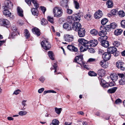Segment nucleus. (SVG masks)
I'll return each mask as SVG.
<instances>
[{
	"mask_svg": "<svg viewBox=\"0 0 125 125\" xmlns=\"http://www.w3.org/2000/svg\"><path fill=\"white\" fill-rule=\"evenodd\" d=\"M79 45L82 44L84 47L89 48V46L93 47L96 46L98 44L97 41L95 39L88 41L83 38L79 39L78 40Z\"/></svg>",
	"mask_w": 125,
	"mask_h": 125,
	"instance_id": "f257e3e1",
	"label": "nucleus"
},
{
	"mask_svg": "<svg viewBox=\"0 0 125 125\" xmlns=\"http://www.w3.org/2000/svg\"><path fill=\"white\" fill-rule=\"evenodd\" d=\"M80 19L81 18L79 14L78 15L73 14L72 16H68L67 18V20L68 22L72 24L73 22H74V21H75L79 22Z\"/></svg>",
	"mask_w": 125,
	"mask_h": 125,
	"instance_id": "f03ea898",
	"label": "nucleus"
},
{
	"mask_svg": "<svg viewBox=\"0 0 125 125\" xmlns=\"http://www.w3.org/2000/svg\"><path fill=\"white\" fill-rule=\"evenodd\" d=\"M54 16L56 17H60L63 13V10L59 7H56L53 9Z\"/></svg>",
	"mask_w": 125,
	"mask_h": 125,
	"instance_id": "7ed1b4c3",
	"label": "nucleus"
},
{
	"mask_svg": "<svg viewBox=\"0 0 125 125\" xmlns=\"http://www.w3.org/2000/svg\"><path fill=\"white\" fill-rule=\"evenodd\" d=\"M41 44L43 48L46 50H49L51 48V45L47 40H43Z\"/></svg>",
	"mask_w": 125,
	"mask_h": 125,
	"instance_id": "20e7f679",
	"label": "nucleus"
},
{
	"mask_svg": "<svg viewBox=\"0 0 125 125\" xmlns=\"http://www.w3.org/2000/svg\"><path fill=\"white\" fill-rule=\"evenodd\" d=\"M107 51L109 53L113 54L114 56L116 57L118 54L117 53V49L115 46L110 47L107 49Z\"/></svg>",
	"mask_w": 125,
	"mask_h": 125,
	"instance_id": "39448f33",
	"label": "nucleus"
},
{
	"mask_svg": "<svg viewBox=\"0 0 125 125\" xmlns=\"http://www.w3.org/2000/svg\"><path fill=\"white\" fill-rule=\"evenodd\" d=\"M73 24H72V29L76 31H78L81 29V24L78 22H73Z\"/></svg>",
	"mask_w": 125,
	"mask_h": 125,
	"instance_id": "423d86ee",
	"label": "nucleus"
},
{
	"mask_svg": "<svg viewBox=\"0 0 125 125\" xmlns=\"http://www.w3.org/2000/svg\"><path fill=\"white\" fill-rule=\"evenodd\" d=\"M116 66L118 69L122 71L125 70V66L124 63L122 61H118L116 63Z\"/></svg>",
	"mask_w": 125,
	"mask_h": 125,
	"instance_id": "0eeeda50",
	"label": "nucleus"
},
{
	"mask_svg": "<svg viewBox=\"0 0 125 125\" xmlns=\"http://www.w3.org/2000/svg\"><path fill=\"white\" fill-rule=\"evenodd\" d=\"M67 2L65 3V0H64L61 2L62 5L63 7H65L67 9L66 12L67 13L69 14H71L72 13L73 11L71 10L68 9L69 6L67 4V1H66Z\"/></svg>",
	"mask_w": 125,
	"mask_h": 125,
	"instance_id": "6e6552de",
	"label": "nucleus"
},
{
	"mask_svg": "<svg viewBox=\"0 0 125 125\" xmlns=\"http://www.w3.org/2000/svg\"><path fill=\"white\" fill-rule=\"evenodd\" d=\"M13 5L12 3L9 0L5 1L4 2L3 8L12 9L13 8Z\"/></svg>",
	"mask_w": 125,
	"mask_h": 125,
	"instance_id": "1a4fd4ad",
	"label": "nucleus"
},
{
	"mask_svg": "<svg viewBox=\"0 0 125 125\" xmlns=\"http://www.w3.org/2000/svg\"><path fill=\"white\" fill-rule=\"evenodd\" d=\"M83 59L82 56H77L75 58L74 62L80 65L83 64Z\"/></svg>",
	"mask_w": 125,
	"mask_h": 125,
	"instance_id": "9d476101",
	"label": "nucleus"
},
{
	"mask_svg": "<svg viewBox=\"0 0 125 125\" xmlns=\"http://www.w3.org/2000/svg\"><path fill=\"white\" fill-rule=\"evenodd\" d=\"M9 21L7 19H0V24L2 25L8 27L10 25Z\"/></svg>",
	"mask_w": 125,
	"mask_h": 125,
	"instance_id": "9b49d317",
	"label": "nucleus"
},
{
	"mask_svg": "<svg viewBox=\"0 0 125 125\" xmlns=\"http://www.w3.org/2000/svg\"><path fill=\"white\" fill-rule=\"evenodd\" d=\"M111 54L109 52H105L102 54V57L105 61H108L110 59Z\"/></svg>",
	"mask_w": 125,
	"mask_h": 125,
	"instance_id": "f8f14e48",
	"label": "nucleus"
},
{
	"mask_svg": "<svg viewBox=\"0 0 125 125\" xmlns=\"http://www.w3.org/2000/svg\"><path fill=\"white\" fill-rule=\"evenodd\" d=\"M64 38L65 41L69 42H71L73 41V37L72 35L66 34L64 35Z\"/></svg>",
	"mask_w": 125,
	"mask_h": 125,
	"instance_id": "ddd939ff",
	"label": "nucleus"
},
{
	"mask_svg": "<svg viewBox=\"0 0 125 125\" xmlns=\"http://www.w3.org/2000/svg\"><path fill=\"white\" fill-rule=\"evenodd\" d=\"M102 15L103 13L102 11L100 10H99L94 14V17L95 19H98L101 18Z\"/></svg>",
	"mask_w": 125,
	"mask_h": 125,
	"instance_id": "4468645a",
	"label": "nucleus"
},
{
	"mask_svg": "<svg viewBox=\"0 0 125 125\" xmlns=\"http://www.w3.org/2000/svg\"><path fill=\"white\" fill-rule=\"evenodd\" d=\"M85 31L83 28H82L78 31V35L80 37H84L85 35Z\"/></svg>",
	"mask_w": 125,
	"mask_h": 125,
	"instance_id": "2eb2a0df",
	"label": "nucleus"
},
{
	"mask_svg": "<svg viewBox=\"0 0 125 125\" xmlns=\"http://www.w3.org/2000/svg\"><path fill=\"white\" fill-rule=\"evenodd\" d=\"M100 41V42L101 45L105 48H107L109 45V42L107 41L102 40Z\"/></svg>",
	"mask_w": 125,
	"mask_h": 125,
	"instance_id": "dca6fc26",
	"label": "nucleus"
},
{
	"mask_svg": "<svg viewBox=\"0 0 125 125\" xmlns=\"http://www.w3.org/2000/svg\"><path fill=\"white\" fill-rule=\"evenodd\" d=\"M103 28L104 29V30H105L106 31H110L111 29V25H106L104 27L103 26H101L100 28V30L103 29Z\"/></svg>",
	"mask_w": 125,
	"mask_h": 125,
	"instance_id": "f3484780",
	"label": "nucleus"
},
{
	"mask_svg": "<svg viewBox=\"0 0 125 125\" xmlns=\"http://www.w3.org/2000/svg\"><path fill=\"white\" fill-rule=\"evenodd\" d=\"M7 9V8H3L4 10L3 11V14L6 16L9 17L11 15V13Z\"/></svg>",
	"mask_w": 125,
	"mask_h": 125,
	"instance_id": "a211bd4d",
	"label": "nucleus"
},
{
	"mask_svg": "<svg viewBox=\"0 0 125 125\" xmlns=\"http://www.w3.org/2000/svg\"><path fill=\"white\" fill-rule=\"evenodd\" d=\"M100 83L102 86L104 88H108V83H107L103 79L100 80Z\"/></svg>",
	"mask_w": 125,
	"mask_h": 125,
	"instance_id": "6ab92c4d",
	"label": "nucleus"
},
{
	"mask_svg": "<svg viewBox=\"0 0 125 125\" xmlns=\"http://www.w3.org/2000/svg\"><path fill=\"white\" fill-rule=\"evenodd\" d=\"M110 76L111 79L113 81H116L118 78V75L115 73H111Z\"/></svg>",
	"mask_w": 125,
	"mask_h": 125,
	"instance_id": "aec40b11",
	"label": "nucleus"
},
{
	"mask_svg": "<svg viewBox=\"0 0 125 125\" xmlns=\"http://www.w3.org/2000/svg\"><path fill=\"white\" fill-rule=\"evenodd\" d=\"M67 47L68 49L71 51L77 52L78 51V49L77 48L72 45H68Z\"/></svg>",
	"mask_w": 125,
	"mask_h": 125,
	"instance_id": "412c9836",
	"label": "nucleus"
},
{
	"mask_svg": "<svg viewBox=\"0 0 125 125\" xmlns=\"http://www.w3.org/2000/svg\"><path fill=\"white\" fill-rule=\"evenodd\" d=\"M17 11L18 15L19 16L22 17L23 16V11L22 9L19 7L17 8Z\"/></svg>",
	"mask_w": 125,
	"mask_h": 125,
	"instance_id": "4be33fe9",
	"label": "nucleus"
},
{
	"mask_svg": "<svg viewBox=\"0 0 125 125\" xmlns=\"http://www.w3.org/2000/svg\"><path fill=\"white\" fill-rule=\"evenodd\" d=\"M63 27L65 29H66L67 30L70 31L72 29V26L71 25H69V24L67 23H64L63 25Z\"/></svg>",
	"mask_w": 125,
	"mask_h": 125,
	"instance_id": "5701e85b",
	"label": "nucleus"
},
{
	"mask_svg": "<svg viewBox=\"0 0 125 125\" xmlns=\"http://www.w3.org/2000/svg\"><path fill=\"white\" fill-rule=\"evenodd\" d=\"M32 32L34 34L39 36L40 35V32L39 29L37 28H35L32 29Z\"/></svg>",
	"mask_w": 125,
	"mask_h": 125,
	"instance_id": "b1692460",
	"label": "nucleus"
},
{
	"mask_svg": "<svg viewBox=\"0 0 125 125\" xmlns=\"http://www.w3.org/2000/svg\"><path fill=\"white\" fill-rule=\"evenodd\" d=\"M105 71L103 69H100L97 72V74L98 75L101 77H102L105 75Z\"/></svg>",
	"mask_w": 125,
	"mask_h": 125,
	"instance_id": "393cba45",
	"label": "nucleus"
},
{
	"mask_svg": "<svg viewBox=\"0 0 125 125\" xmlns=\"http://www.w3.org/2000/svg\"><path fill=\"white\" fill-rule=\"evenodd\" d=\"M122 31V30L121 29H116L114 31V34L116 36L120 35L121 34Z\"/></svg>",
	"mask_w": 125,
	"mask_h": 125,
	"instance_id": "a878e982",
	"label": "nucleus"
},
{
	"mask_svg": "<svg viewBox=\"0 0 125 125\" xmlns=\"http://www.w3.org/2000/svg\"><path fill=\"white\" fill-rule=\"evenodd\" d=\"M117 89V87H114L110 89H108L107 91L108 93L112 94L114 93Z\"/></svg>",
	"mask_w": 125,
	"mask_h": 125,
	"instance_id": "bb28decb",
	"label": "nucleus"
},
{
	"mask_svg": "<svg viewBox=\"0 0 125 125\" xmlns=\"http://www.w3.org/2000/svg\"><path fill=\"white\" fill-rule=\"evenodd\" d=\"M107 34V31L104 30V29L102 30L99 32V35L100 36H102L106 35Z\"/></svg>",
	"mask_w": 125,
	"mask_h": 125,
	"instance_id": "cd10ccee",
	"label": "nucleus"
},
{
	"mask_svg": "<svg viewBox=\"0 0 125 125\" xmlns=\"http://www.w3.org/2000/svg\"><path fill=\"white\" fill-rule=\"evenodd\" d=\"M38 8H32L31 9V11L32 14L34 15H37L38 14V12L37 10Z\"/></svg>",
	"mask_w": 125,
	"mask_h": 125,
	"instance_id": "c85d7f7f",
	"label": "nucleus"
},
{
	"mask_svg": "<svg viewBox=\"0 0 125 125\" xmlns=\"http://www.w3.org/2000/svg\"><path fill=\"white\" fill-rule=\"evenodd\" d=\"M113 44L114 46L118 47H120L121 44L120 42L117 41H115L113 42Z\"/></svg>",
	"mask_w": 125,
	"mask_h": 125,
	"instance_id": "c756f323",
	"label": "nucleus"
},
{
	"mask_svg": "<svg viewBox=\"0 0 125 125\" xmlns=\"http://www.w3.org/2000/svg\"><path fill=\"white\" fill-rule=\"evenodd\" d=\"M106 4L108 8H111L113 6V3L111 0H109L107 2Z\"/></svg>",
	"mask_w": 125,
	"mask_h": 125,
	"instance_id": "7c9ffc66",
	"label": "nucleus"
},
{
	"mask_svg": "<svg viewBox=\"0 0 125 125\" xmlns=\"http://www.w3.org/2000/svg\"><path fill=\"white\" fill-rule=\"evenodd\" d=\"M25 36L26 38H28L30 37V34L28 31L27 29L24 30Z\"/></svg>",
	"mask_w": 125,
	"mask_h": 125,
	"instance_id": "2f4dec72",
	"label": "nucleus"
},
{
	"mask_svg": "<svg viewBox=\"0 0 125 125\" xmlns=\"http://www.w3.org/2000/svg\"><path fill=\"white\" fill-rule=\"evenodd\" d=\"M54 109L55 112L59 115L60 114L62 109L61 108H58L56 107H55Z\"/></svg>",
	"mask_w": 125,
	"mask_h": 125,
	"instance_id": "473e14b6",
	"label": "nucleus"
},
{
	"mask_svg": "<svg viewBox=\"0 0 125 125\" xmlns=\"http://www.w3.org/2000/svg\"><path fill=\"white\" fill-rule=\"evenodd\" d=\"M48 55L50 58L52 60H54L53 53L52 51H49L48 52Z\"/></svg>",
	"mask_w": 125,
	"mask_h": 125,
	"instance_id": "72a5a7b5",
	"label": "nucleus"
},
{
	"mask_svg": "<svg viewBox=\"0 0 125 125\" xmlns=\"http://www.w3.org/2000/svg\"><path fill=\"white\" fill-rule=\"evenodd\" d=\"M34 4V6L36 8H38L39 7V4L37 3L36 0H31Z\"/></svg>",
	"mask_w": 125,
	"mask_h": 125,
	"instance_id": "f704fd0d",
	"label": "nucleus"
},
{
	"mask_svg": "<svg viewBox=\"0 0 125 125\" xmlns=\"http://www.w3.org/2000/svg\"><path fill=\"white\" fill-rule=\"evenodd\" d=\"M90 33L93 35H96L98 34V32L96 30L93 29L91 30Z\"/></svg>",
	"mask_w": 125,
	"mask_h": 125,
	"instance_id": "c9c22d12",
	"label": "nucleus"
},
{
	"mask_svg": "<svg viewBox=\"0 0 125 125\" xmlns=\"http://www.w3.org/2000/svg\"><path fill=\"white\" fill-rule=\"evenodd\" d=\"M108 21V20L107 19L104 18L101 20V22L102 25H104Z\"/></svg>",
	"mask_w": 125,
	"mask_h": 125,
	"instance_id": "e433bc0d",
	"label": "nucleus"
},
{
	"mask_svg": "<svg viewBox=\"0 0 125 125\" xmlns=\"http://www.w3.org/2000/svg\"><path fill=\"white\" fill-rule=\"evenodd\" d=\"M108 38V37L106 35L104 36H101V37H99L98 39V40L99 41H101V40H106Z\"/></svg>",
	"mask_w": 125,
	"mask_h": 125,
	"instance_id": "4c0bfd02",
	"label": "nucleus"
},
{
	"mask_svg": "<svg viewBox=\"0 0 125 125\" xmlns=\"http://www.w3.org/2000/svg\"><path fill=\"white\" fill-rule=\"evenodd\" d=\"M74 3L75 9H78L80 7L79 3L77 1L75 0L74 1Z\"/></svg>",
	"mask_w": 125,
	"mask_h": 125,
	"instance_id": "58836bf2",
	"label": "nucleus"
},
{
	"mask_svg": "<svg viewBox=\"0 0 125 125\" xmlns=\"http://www.w3.org/2000/svg\"><path fill=\"white\" fill-rule=\"evenodd\" d=\"M118 14L120 17H123L125 15V13L123 11H119L118 12Z\"/></svg>",
	"mask_w": 125,
	"mask_h": 125,
	"instance_id": "ea45409f",
	"label": "nucleus"
},
{
	"mask_svg": "<svg viewBox=\"0 0 125 125\" xmlns=\"http://www.w3.org/2000/svg\"><path fill=\"white\" fill-rule=\"evenodd\" d=\"M47 21L44 19H42L41 22V24L43 25H46L47 24Z\"/></svg>",
	"mask_w": 125,
	"mask_h": 125,
	"instance_id": "a19ab883",
	"label": "nucleus"
},
{
	"mask_svg": "<svg viewBox=\"0 0 125 125\" xmlns=\"http://www.w3.org/2000/svg\"><path fill=\"white\" fill-rule=\"evenodd\" d=\"M56 93V91H55L53 90H49L45 91L43 92V94H45L47 93Z\"/></svg>",
	"mask_w": 125,
	"mask_h": 125,
	"instance_id": "79ce46f5",
	"label": "nucleus"
},
{
	"mask_svg": "<svg viewBox=\"0 0 125 125\" xmlns=\"http://www.w3.org/2000/svg\"><path fill=\"white\" fill-rule=\"evenodd\" d=\"M88 74L91 76H95L97 74L93 71H90L88 72Z\"/></svg>",
	"mask_w": 125,
	"mask_h": 125,
	"instance_id": "37998d69",
	"label": "nucleus"
},
{
	"mask_svg": "<svg viewBox=\"0 0 125 125\" xmlns=\"http://www.w3.org/2000/svg\"><path fill=\"white\" fill-rule=\"evenodd\" d=\"M47 19L48 21L52 23H54V19L53 17L49 16H48Z\"/></svg>",
	"mask_w": 125,
	"mask_h": 125,
	"instance_id": "c03bdc74",
	"label": "nucleus"
},
{
	"mask_svg": "<svg viewBox=\"0 0 125 125\" xmlns=\"http://www.w3.org/2000/svg\"><path fill=\"white\" fill-rule=\"evenodd\" d=\"M27 112L25 111H20L19 113V114L21 116L25 115L27 114Z\"/></svg>",
	"mask_w": 125,
	"mask_h": 125,
	"instance_id": "a18cd8bd",
	"label": "nucleus"
},
{
	"mask_svg": "<svg viewBox=\"0 0 125 125\" xmlns=\"http://www.w3.org/2000/svg\"><path fill=\"white\" fill-rule=\"evenodd\" d=\"M119 82L120 84H123L125 83V80L124 78L121 79H120Z\"/></svg>",
	"mask_w": 125,
	"mask_h": 125,
	"instance_id": "49530a36",
	"label": "nucleus"
},
{
	"mask_svg": "<svg viewBox=\"0 0 125 125\" xmlns=\"http://www.w3.org/2000/svg\"><path fill=\"white\" fill-rule=\"evenodd\" d=\"M52 66L53 67L51 68V69L52 70L53 69H54L55 70L54 73H55V72H56V70L57 69V65L56 64H55V63H54V65H53Z\"/></svg>",
	"mask_w": 125,
	"mask_h": 125,
	"instance_id": "de8ad7c7",
	"label": "nucleus"
},
{
	"mask_svg": "<svg viewBox=\"0 0 125 125\" xmlns=\"http://www.w3.org/2000/svg\"><path fill=\"white\" fill-rule=\"evenodd\" d=\"M17 35L16 33H14V32H13L9 36V37L10 38H14Z\"/></svg>",
	"mask_w": 125,
	"mask_h": 125,
	"instance_id": "09e8293b",
	"label": "nucleus"
},
{
	"mask_svg": "<svg viewBox=\"0 0 125 125\" xmlns=\"http://www.w3.org/2000/svg\"><path fill=\"white\" fill-rule=\"evenodd\" d=\"M85 47V48H83V47L82 46H81L80 48V51L81 52H84L86 51L87 49H88V48H87L86 47Z\"/></svg>",
	"mask_w": 125,
	"mask_h": 125,
	"instance_id": "8fccbe9b",
	"label": "nucleus"
},
{
	"mask_svg": "<svg viewBox=\"0 0 125 125\" xmlns=\"http://www.w3.org/2000/svg\"><path fill=\"white\" fill-rule=\"evenodd\" d=\"M91 16L89 14H87L84 17L87 20H89L90 19Z\"/></svg>",
	"mask_w": 125,
	"mask_h": 125,
	"instance_id": "3c124183",
	"label": "nucleus"
},
{
	"mask_svg": "<svg viewBox=\"0 0 125 125\" xmlns=\"http://www.w3.org/2000/svg\"><path fill=\"white\" fill-rule=\"evenodd\" d=\"M121 26L124 28H125V20L122 21L121 22Z\"/></svg>",
	"mask_w": 125,
	"mask_h": 125,
	"instance_id": "603ef678",
	"label": "nucleus"
},
{
	"mask_svg": "<svg viewBox=\"0 0 125 125\" xmlns=\"http://www.w3.org/2000/svg\"><path fill=\"white\" fill-rule=\"evenodd\" d=\"M111 28L113 29L115 28L117 26L116 24V23H112L110 25Z\"/></svg>",
	"mask_w": 125,
	"mask_h": 125,
	"instance_id": "864d4df0",
	"label": "nucleus"
},
{
	"mask_svg": "<svg viewBox=\"0 0 125 125\" xmlns=\"http://www.w3.org/2000/svg\"><path fill=\"white\" fill-rule=\"evenodd\" d=\"M111 13L113 15H115L118 12L115 9H113L111 10Z\"/></svg>",
	"mask_w": 125,
	"mask_h": 125,
	"instance_id": "5fc2aeb1",
	"label": "nucleus"
},
{
	"mask_svg": "<svg viewBox=\"0 0 125 125\" xmlns=\"http://www.w3.org/2000/svg\"><path fill=\"white\" fill-rule=\"evenodd\" d=\"M20 92L21 91L17 89L14 91L13 94L17 95L19 94Z\"/></svg>",
	"mask_w": 125,
	"mask_h": 125,
	"instance_id": "6e6d98bb",
	"label": "nucleus"
},
{
	"mask_svg": "<svg viewBox=\"0 0 125 125\" xmlns=\"http://www.w3.org/2000/svg\"><path fill=\"white\" fill-rule=\"evenodd\" d=\"M121 100L119 99H116L115 101V103L116 104H119L121 103Z\"/></svg>",
	"mask_w": 125,
	"mask_h": 125,
	"instance_id": "4d7b16f0",
	"label": "nucleus"
},
{
	"mask_svg": "<svg viewBox=\"0 0 125 125\" xmlns=\"http://www.w3.org/2000/svg\"><path fill=\"white\" fill-rule=\"evenodd\" d=\"M40 81L42 83H43V82L45 80V79L44 77L42 76L39 79Z\"/></svg>",
	"mask_w": 125,
	"mask_h": 125,
	"instance_id": "13d9d810",
	"label": "nucleus"
},
{
	"mask_svg": "<svg viewBox=\"0 0 125 125\" xmlns=\"http://www.w3.org/2000/svg\"><path fill=\"white\" fill-rule=\"evenodd\" d=\"M117 75L121 79L123 78L124 77V75L123 73H118Z\"/></svg>",
	"mask_w": 125,
	"mask_h": 125,
	"instance_id": "bf43d9fd",
	"label": "nucleus"
},
{
	"mask_svg": "<svg viewBox=\"0 0 125 125\" xmlns=\"http://www.w3.org/2000/svg\"><path fill=\"white\" fill-rule=\"evenodd\" d=\"M25 1L30 6L31 5V0H25Z\"/></svg>",
	"mask_w": 125,
	"mask_h": 125,
	"instance_id": "052dcab7",
	"label": "nucleus"
},
{
	"mask_svg": "<svg viewBox=\"0 0 125 125\" xmlns=\"http://www.w3.org/2000/svg\"><path fill=\"white\" fill-rule=\"evenodd\" d=\"M12 30L13 31V32H14V33H16L17 32H17V28L16 27H12Z\"/></svg>",
	"mask_w": 125,
	"mask_h": 125,
	"instance_id": "680f3d73",
	"label": "nucleus"
},
{
	"mask_svg": "<svg viewBox=\"0 0 125 125\" xmlns=\"http://www.w3.org/2000/svg\"><path fill=\"white\" fill-rule=\"evenodd\" d=\"M108 67V65L106 64L105 61V62H104V63L102 67L104 68H107Z\"/></svg>",
	"mask_w": 125,
	"mask_h": 125,
	"instance_id": "e2e57ef3",
	"label": "nucleus"
},
{
	"mask_svg": "<svg viewBox=\"0 0 125 125\" xmlns=\"http://www.w3.org/2000/svg\"><path fill=\"white\" fill-rule=\"evenodd\" d=\"M89 52L91 53H94V50L92 48H89L88 50Z\"/></svg>",
	"mask_w": 125,
	"mask_h": 125,
	"instance_id": "0e129e2a",
	"label": "nucleus"
},
{
	"mask_svg": "<svg viewBox=\"0 0 125 125\" xmlns=\"http://www.w3.org/2000/svg\"><path fill=\"white\" fill-rule=\"evenodd\" d=\"M41 10L42 11V12H43V13H44L46 11V9L45 8L43 7H41Z\"/></svg>",
	"mask_w": 125,
	"mask_h": 125,
	"instance_id": "69168bd1",
	"label": "nucleus"
},
{
	"mask_svg": "<svg viewBox=\"0 0 125 125\" xmlns=\"http://www.w3.org/2000/svg\"><path fill=\"white\" fill-rule=\"evenodd\" d=\"M44 90V89L43 88H42L38 90V92L39 93H41Z\"/></svg>",
	"mask_w": 125,
	"mask_h": 125,
	"instance_id": "338daca9",
	"label": "nucleus"
},
{
	"mask_svg": "<svg viewBox=\"0 0 125 125\" xmlns=\"http://www.w3.org/2000/svg\"><path fill=\"white\" fill-rule=\"evenodd\" d=\"M95 61V59L92 58H90L88 60V61L89 62H93Z\"/></svg>",
	"mask_w": 125,
	"mask_h": 125,
	"instance_id": "774afa93",
	"label": "nucleus"
}]
</instances>
